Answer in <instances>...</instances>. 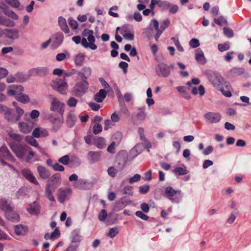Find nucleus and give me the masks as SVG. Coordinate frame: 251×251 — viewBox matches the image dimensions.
<instances>
[{
	"label": "nucleus",
	"instance_id": "1",
	"mask_svg": "<svg viewBox=\"0 0 251 251\" xmlns=\"http://www.w3.org/2000/svg\"><path fill=\"white\" fill-rule=\"evenodd\" d=\"M11 149L19 159L26 162H30L35 155V152L27 146H23L20 144Z\"/></svg>",
	"mask_w": 251,
	"mask_h": 251
},
{
	"label": "nucleus",
	"instance_id": "2",
	"mask_svg": "<svg viewBox=\"0 0 251 251\" xmlns=\"http://www.w3.org/2000/svg\"><path fill=\"white\" fill-rule=\"evenodd\" d=\"M205 74L208 80L217 89H219L220 86H222L224 78L218 73L209 70L205 71Z\"/></svg>",
	"mask_w": 251,
	"mask_h": 251
},
{
	"label": "nucleus",
	"instance_id": "3",
	"mask_svg": "<svg viewBox=\"0 0 251 251\" xmlns=\"http://www.w3.org/2000/svg\"><path fill=\"white\" fill-rule=\"evenodd\" d=\"M8 135L9 137L7 139V142L10 149L21 144V143L23 140V136L13 131H9Z\"/></svg>",
	"mask_w": 251,
	"mask_h": 251
},
{
	"label": "nucleus",
	"instance_id": "4",
	"mask_svg": "<svg viewBox=\"0 0 251 251\" xmlns=\"http://www.w3.org/2000/svg\"><path fill=\"white\" fill-rule=\"evenodd\" d=\"M88 87L89 83L88 81H78L76 83L73 87V93L76 97H81L86 93Z\"/></svg>",
	"mask_w": 251,
	"mask_h": 251
},
{
	"label": "nucleus",
	"instance_id": "5",
	"mask_svg": "<svg viewBox=\"0 0 251 251\" xmlns=\"http://www.w3.org/2000/svg\"><path fill=\"white\" fill-rule=\"evenodd\" d=\"M49 97L51 100L50 110L52 111L57 112L62 115L64 112V103L59 101L52 95H50Z\"/></svg>",
	"mask_w": 251,
	"mask_h": 251
},
{
	"label": "nucleus",
	"instance_id": "6",
	"mask_svg": "<svg viewBox=\"0 0 251 251\" xmlns=\"http://www.w3.org/2000/svg\"><path fill=\"white\" fill-rule=\"evenodd\" d=\"M51 86L53 89L56 90L60 93L63 94L66 93L68 85L66 79L63 78L62 79L56 78L53 80Z\"/></svg>",
	"mask_w": 251,
	"mask_h": 251
},
{
	"label": "nucleus",
	"instance_id": "7",
	"mask_svg": "<svg viewBox=\"0 0 251 251\" xmlns=\"http://www.w3.org/2000/svg\"><path fill=\"white\" fill-rule=\"evenodd\" d=\"M155 72L159 77H167L170 75V67L167 64L160 63L155 67Z\"/></svg>",
	"mask_w": 251,
	"mask_h": 251
},
{
	"label": "nucleus",
	"instance_id": "8",
	"mask_svg": "<svg viewBox=\"0 0 251 251\" xmlns=\"http://www.w3.org/2000/svg\"><path fill=\"white\" fill-rule=\"evenodd\" d=\"M72 194L71 188H60L58 190L57 200L60 203H64Z\"/></svg>",
	"mask_w": 251,
	"mask_h": 251
},
{
	"label": "nucleus",
	"instance_id": "9",
	"mask_svg": "<svg viewBox=\"0 0 251 251\" xmlns=\"http://www.w3.org/2000/svg\"><path fill=\"white\" fill-rule=\"evenodd\" d=\"M73 186L76 189L86 190L90 189L93 186V184L85 179L79 178L77 181L75 182Z\"/></svg>",
	"mask_w": 251,
	"mask_h": 251
},
{
	"label": "nucleus",
	"instance_id": "10",
	"mask_svg": "<svg viewBox=\"0 0 251 251\" xmlns=\"http://www.w3.org/2000/svg\"><path fill=\"white\" fill-rule=\"evenodd\" d=\"M1 35L0 38L5 35V37L8 38L12 41L18 39L19 37V31L16 29L13 28H5L2 29Z\"/></svg>",
	"mask_w": 251,
	"mask_h": 251
},
{
	"label": "nucleus",
	"instance_id": "11",
	"mask_svg": "<svg viewBox=\"0 0 251 251\" xmlns=\"http://www.w3.org/2000/svg\"><path fill=\"white\" fill-rule=\"evenodd\" d=\"M180 190H175L171 186H168L165 189V196L173 203H178L179 201L176 198H173L176 194H180Z\"/></svg>",
	"mask_w": 251,
	"mask_h": 251
},
{
	"label": "nucleus",
	"instance_id": "12",
	"mask_svg": "<svg viewBox=\"0 0 251 251\" xmlns=\"http://www.w3.org/2000/svg\"><path fill=\"white\" fill-rule=\"evenodd\" d=\"M64 40V35L61 32H57L52 36L51 48L53 49L58 48L62 44Z\"/></svg>",
	"mask_w": 251,
	"mask_h": 251
},
{
	"label": "nucleus",
	"instance_id": "13",
	"mask_svg": "<svg viewBox=\"0 0 251 251\" xmlns=\"http://www.w3.org/2000/svg\"><path fill=\"white\" fill-rule=\"evenodd\" d=\"M206 121L209 124H216L221 119V115L219 113L209 112L204 115Z\"/></svg>",
	"mask_w": 251,
	"mask_h": 251
},
{
	"label": "nucleus",
	"instance_id": "14",
	"mask_svg": "<svg viewBox=\"0 0 251 251\" xmlns=\"http://www.w3.org/2000/svg\"><path fill=\"white\" fill-rule=\"evenodd\" d=\"M62 182L61 176L60 174L57 173L53 175L49 178V181L48 183L50 185L53 191L60 185Z\"/></svg>",
	"mask_w": 251,
	"mask_h": 251
},
{
	"label": "nucleus",
	"instance_id": "15",
	"mask_svg": "<svg viewBox=\"0 0 251 251\" xmlns=\"http://www.w3.org/2000/svg\"><path fill=\"white\" fill-rule=\"evenodd\" d=\"M92 69L90 67H84L81 70H78L77 75V78H79L81 81H87V79L91 75Z\"/></svg>",
	"mask_w": 251,
	"mask_h": 251
},
{
	"label": "nucleus",
	"instance_id": "16",
	"mask_svg": "<svg viewBox=\"0 0 251 251\" xmlns=\"http://www.w3.org/2000/svg\"><path fill=\"white\" fill-rule=\"evenodd\" d=\"M27 211L31 215L36 216L41 212V206L38 202L35 201L28 204Z\"/></svg>",
	"mask_w": 251,
	"mask_h": 251
},
{
	"label": "nucleus",
	"instance_id": "17",
	"mask_svg": "<svg viewBox=\"0 0 251 251\" xmlns=\"http://www.w3.org/2000/svg\"><path fill=\"white\" fill-rule=\"evenodd\" d=\"M22 174L30 183L36 185H39V182L36 177L29 169L26 168L23 169L22 170Z\"/></svg>",
	"mask_w": 251,
	"mask_h": 251
},
{
	"label": "nucleus",
	"instance_id": "18",
	"mask_svg": "<svg viewBox=\"0 0 251 251\" xmlns=\"http://www.w3.org/2000/svg\"><path fill=\"white\" fill-rule=\"evenodd\" d=\"M24 91L23 87L21 85H11L7 89V94L8 96H18Z\"/></svg>",
	"mask_w": 251,
	"mask_h": 251
},
{
	"label": "nucleus",
	"instance_id": "19",
	"mask_svg": "<svg viewBox=\"0 0 251 251\" xmlns=\"http://www.w3.org/2000/svg\"><path fill=\"white\" fill-rule=\"evenodd\" d=\"M0 157H2L11 162H14L15 161V158L5 146H2L0 148Z\"/></svg>",
	"mask_w": 251,
	"mask_h": 251
},
{
	"label": "nucleus",
	"instance_id": "20",
	"mask_svg": "<svg viewBox=\"0 0 251 251\" xmlns=\"http://www.w3.org/2000/svg\"><path fill=\"white\" fill-rule=\"evenodd\" d=\"M37 171L39 177L44 180L47 179L50 176V171L45 166L39 165L37 168Z\"/></svg>",
	"mask_w": 251,
	"mask_h": 251
},
{
	"label": "nucleus",
	"instance_id": "21",
	"mask_svg": "<svg viewBox=\"0 0 251 251\" xmlns=\"http://www.w3.org/2000/svg\"><path fill=\"white\" fill-rule=\"evenodd\" d=\"M144 131V129L142 127H139L138 128V133L140 136V139L143 142L145 148H146L148 151L149 152V149L151 147V145L150 141L146 138Z\"/></svg>",
	"mask_w": 251,
	"mask_h": 251
},
{
	"label": "nucleus",
	"instance_id": "22",
	"mask_svg": "<svg viewBox=\"0 0 251 251\" xmlns=\"http://www.w3.org/2000/svg\"><path fill=\"white\" fill-rule=\"evenodd\" d=\"M19 128L21 132L27 134L33 128V124L31 122H21L19 124Z\"/></svg>",
	"mask_w": 251,
	"mask_h": 251
},
{
	"label": "nucleus",
	"instance_id": "23",
	"mask_svg": "<svg viewBox=\"0 0 251 251\" xmlns=\"http://www.w3.org/2000/svg\"><path fill=\"white\" fill-rule=\"evenodd\" d=\"M31 75L44 76L49 73V70L46 67H38L29 70Z\"/></svg>",
	"mask_w": 251,
	"mask_h": 251
},
{
	"label": "nucleus",
	"instance_id": "24",
	"mask_svg": "<svg viewBox=\"0 0 251 251\" xmlns=\"http://www.w3.org/2000/svg\"><path fill=\"white\" fill-rule=\"evenodd\" d=\"M12 208L11 201L3 198L0 199V209L4 211V213L10 210Z\"/></svg>",
	"mask_w": 251,
	"mask_h": 251
},
{
	"label": "nucleus",
	"instance_id": "25",
	"mask_svg": "<svg viewBox=\"0 0 251 251\" xmlns=\"http://www.w3.org/2000/svg\"><path fill=\"white\" fill-rule=\"evenodd\" d=\"M195 59L201 65H204L206 63L204 53L201 49H198L195 50Z\"/></svg>",
	"mask_w": 251,
	"mask_h": 251
},
{
	"label": "nucleus",
	"instance_id": "26",
	"mask_svg": "<svg viewBox=\"0 0 251 251\" xmlns=\"http://www.w3.org/2000/svg\"><path fill=\"white\" fill-rule=\"evenodd\" d=\"M48 135L49 132L47 130L42 127L35 128L32 132V135L35 138L46 137Z\"/></svg>",
	"mask_w": 251,
	"mask_h": 251
},
{
	"label": "nucleus",
	"instance_id": "27",
	"mask_svg": "<svg viewBox=\"0 0 251 251\" xmlns=\"http://www.w3.org/2000/svg\"><path fill=\"white\" fill-rule=\"evenodd\" d=\"M0 25L7 27H13L15 25V23L13 20L5 17L0 12Z\"/></svg>",
	"mask_w": 251,
	"mask_h": 251
},
{
	"label": "nucleus",
	"instance_id": "28",
	"mask_svg": "<svg viewBox=\"0 0 251 251\" xmlns=\"http://www.w3.org/2000/svg\"><path fill=\"white\" fill-rule=\"evenodd\" d=\"M6 218L13 222H18L20 220L19 215L13 210V208L5 213Z\"/></svg>",
	"mask_w": 251,
	"mask_h": 251
},
{
	"label": "nucleus",
	"instance_id": "29",
	"mask_svg": "<svg viewBox=\"0 0 251 251\" xmlns=\"http://www.w3.org/2000/svg\"><path fill=\"white\" fill-rule=\"evenodd\" d=\"M77 120L76 116L73 112H69L67 114L66 124L69 127H73Z\"/></svg>",
	"mask_w": 251,
	"mask_h": 251
},
{
	"label": "nucleus",
	"instance_id": "30",
	"mask_svg": "<svg viewBox=\"0 0 251 251\" xmlns=\"http://www.w3.org/2000/svg\"><path fill=\"white\" fill-rule=\"evenodd\" d=\"M127 160V155L126 153L119 155L117 158V161L120 170H122L124 168Z\"/></svg>",
	"mask_w": 251,
	"mask_h": 251
},
{
	"label": "nucleus",
	"instance_id": "31",
	"mask_svg": "<svg viewBox=\"0 0 251 251\" xmlns=\"http://www.w3.org/2000/svg\"><path fill=\"white\" fill-rule=\"evenodd\" d=\"M142 148L141 145L137 144L129 151V156L130 158H134L142 152Z\"/></svg>",
	"mask_w": 251,
	"mask_h": 251
},
{
	"label": "nucleus",
	"instance_id": "32",
	"mask_svg": "<svg viewBox=\"0 0 251 251\" xmlns=\"http://www.w3.org/2000/svg\"><path fill=\"white\" fill-rule=\"evenodd\" d=\"M51 189L52 188L50 187V185L47 183L45 188V195L50 201L55 202V199L53 195V191Z\"/></svg>",
	"mask_w": 251,
	"mask_h": 251
},
{
	"label": "nucleus",
	"instance_id": "33",
	"mask_svg": "<svg viewBox=\"0 0 251 251\" xmlns=\"http://www.w3.org/2000/svg\"><path fill=\"white\" fill-rule=\"evenodd\" d=\"M4 118L10 123H14L19 121L18 117L15 114L11 112V110L8 108L4 114Z\"/></svg>",
	"mask_w": 251,
	"mask_h": 251
},
{
	"label": "nucleus",
	"instance_id": "34",
	"mask_svg": "<svg viewBox=\"0 0 251 251\" xmlns=\"http://www.w3.org/2000/svg\"><path fill=\"white\" fill-rule=\"evenodd\" d=\"M244 72L245 70L244 68L235 67L229 70L227 73V75L230 77H235L242 75Z\"/></svg>",
	"mask_w": 251,
	"mask_h": 251
},
{
	"label": "nucleus",
	"instance_id": "35",
	"mask_svg": "<svg viewBox=\"0 0 251 251\" xmlns=\"http://www.w3.org/2000/svg\"><path fill=\"white\" fill-rule=\"evenodd\" d=\"M106 91L104 89H100L99 92L95 95L94 99L97 102H101L106 98Z\"/></svg>",
	"mask_w": 251,
	"mask_h": 251
},
{
	"label": "nucleus",
	"instance_id": "36",
	"mask_svg": "<svg viewBox=\"0 0 251 251\" xmlns=\"http://www.w3.org/2000/svg\"><path fill=\"white\" fill-rule=\"evenodd\" d=\"M85 55L83 53H79L77 54L74 57V61L75 66L81 67L84 62Z\"/></svg>",
	"mask_w": 251,
	"mask_h": 251
},
{
	"label": "nucleus",
	"instance_id": "37",
	"mask_svg": "<svg viewBox=\"0 0 251 251\" xmlns=\"http://www.w3.org/2000/svg\"><path fill=\"white\" fill-rule=\"evenodd\" d=\"M58 23L61 29L65 33L69 32V29L67 24L66 19L63 17H59L58 19Z\"/></svg>",
	"mask_w": 251,
	"mask_h": 251
},
{
	"label": "nucleus",
	"instance_id": "38",
	"mask_svg": "<svg viewBox=\"0 0 251 251\" xmlns=\"http://www.w3.org/2000/svg\"><path fill=\"white\" fill-rule=\"evenodd\" d=\"M14 230L17 235H23L27 232V227L26 226L18 225L15 226Z\"/></svg>",
	"mask_w": 251,
	"mask_h": 251
},
{
	"label": "nucleus",
	"instance_id": "39",
	"mask_svg": "<svg viewBox=\"0 0 251 251\" xmlns=\"http://www.w3.org/2000/svg\"><path fill=\"white\" fill-rule=\"evenodd\" d=\"M176 89L181 94L182 97L186 100L190 99L191 96L185 86H178L176 87Z\"/></svg>",
	"mask_w": 251,
	"mask_h": 251
},
{
	"label": "nucleus",
	"instance_id": "40",
	"mask_svg": "<svg viewBox=\"0 0 251 251\" xmlns=\"http://www.w3.org/2000/svg\"><path fill=\"white\" fill-rule=\"evenodd\" d=\"M15 75L17 82H23L26 81L31 76V74L29 73V71L27 74H24L22 73H17Z\"/></svg>",
	"mask_w": 251,
	"mask_h": 251
},
{
	"label": "nucleus",
	"instance_id": "41",
	"mask_svg": "<svg viewBox=\"0 0 251 251\" xmlns=\"http://www.w3.org/2000/svg\"><path fill=\"white\" fill-rule=\"evenodd\" d=\"M80 230L79 229H75L72 233V242L74 243L80 242L81 240L79 235Z\"/></svg>",
	"mask_w": 251,
	"mask_h": 251
},
{
	"label": "nucleus",
	"instance_id": "42",
	"mask_svg": "<svg viewBox=\"0 0 251 251\" xmlns=\"http://www.w3.org/2000/svg\"><path fill=\"white\" fill-rule=\"evenodd\" d=\"M94 145L99 149H103L105 146V140L102 137H98L94 140Z\"/></svg>",
	"mask_w": 251,
	"mask_h": 251
},
{
	"label": "nucleus",
	"instance_id": "43",
	"mask_svg": "<svg viewBox=\"0 0 251 251\" xmlns=\"http://www.w3.org/2000/svg\"><path fill=\"white\" fill-rule=\"evenodd\" d=\"M88 156L91 158V161L93 162L99 161L100 157V151H89L88 152Z\"/></svg>",
	"mask_w": 251,
	"mask_h": 251
},
{
	"label": "nucleus",
	"instance_id": "44",
	"mask_svg": "<svg viewBox=\"0 0 251 251\" xmlns=\"http://www.w3.org/2000/svg\"><path fill=\"white\" fill-rule=\"evenodd\" d=\"M16 99L23 103H26L29 101V97L25 94H22V93L16 96Z\"/></svg>",
	"mask_w": 251,
	"mask_h": 251
},
{
	"label": "nucleus",
	"instance_id": "45",
	"mask_svg": "<svg viewBox=\"0 0 251 251\" xmlns=\"http://www.w3.org/2000/svg\"><path fill=\"white\" fill-rule=\"evenodd\" d=\"M3 13L6 16L13 20H17L19 19V16L12 10L7 9H4L3 10Z\"/></svg>",
	"mask_w": 251,
	"mask_h": 251
},
{
	"label": "nucleus",
	"instance_id": "46",
	"mask_svg": "<svg viewBox=\"0 0 251 251\" xmlns=\"http://www.w3.org/2000/svg\"><path fill=\"white\" fill-rule=\"evenodd\" d=\"M122 134L120 131L115 132L112 137V142L115 144L118 145L122 139Z\"/></svg>",
	"mask_w": 251,
	"mask_h": 251
},
{
	"label": "nucleus",
	"instance_id": "47",
	"mask_svg": "<svg viewBox=\"0 0 251 251\" xmlns=\"http://www.w3.org/2000/svg\"><path fill=\"white\" fill-rule=\"evenodd\" d=\"M124 198H121L120 200L117 201L114 206V210L116 211H119L125 207V203L123 201Z\"/></svg>",
	"mask_w": 251,
	"mask_h": 251
},
{
	"label": "nucleus",
	"instance_id": "48",
	"mask_svg": "<svg viewBox=\"0 0 251 251\" xmlns=\"http://www.w3.org/2000/svg\"><path fill=\"white\" fill-rule=\"evenodd\" d=\"M173 173H175L176 175L178 176H183L187 174V171L186 169V168L184 167H176L174 170Z\"/></svg>",
	"mask_w": 251,
	"mask_h": 251
},
{
	"label": "nucleus",
	"instance_id": "49",
	"mask_svg": "<svg viewBox=\"0 0 251 251\" xmlns=\"http://www.w3.org/2000/svg\"><path fill=\"white\" fill-rule=\"evenodd\" d=\"M25 141L27 143L34 147H38L39 145L37 140L30 136H26L25 138Z\"/></svg>",
	"mask_w": 251,
	"mask_h": 251
},
{
	"label": "nucleus",
	"instance_id": "50",
	"mask_svg": "<svg viewBox=\"0 0 251 251\" xmlns=\"http://www.w3.org/2000/svg\"><path fill=\"white\" fill-rule=\"evenodd\" d=\"M5 2L11 7L18 8L20 6V2L18 0H5Z\"/></svg>",
	"mask_w": 251,
	"mask_h": 251
},
{
	"label": "nucleus",
	"instance_id": "51",
	"mask_svg": "<svg viewBox=\"0 0 251 251\" xmlns=\"http://www.w3.org/2000/svg\"><path fill=\"white\" fill-rule=\"evenodd\" d=\"M214 21L216 24L221 26L223 24L227 25V20L223 16H221L218 18H214Z\"/></svg>",
	"mask_w": 251,
	"mask_h": 251
},
{
	"label": "nucleus",
	"instance_id": "52",
	"mask_svg": "<svg viewBox=\"0 0 251 251\" xmlns=\"http://www.w3.org/2000/svg\"><path fill=\"white\" fill-rule=\"evenodd\" d=\"M230 48L229 43L228 42H226L224 44H219L218 45V49L221 52H223L227 50Z\"/></svg>",
	"mask_w": 251,
	"mask_h": 251
},
{
	"label": "nucleus",
	"instance_id": "53",
	"mask_svg": "<svg viewBox=\"0 0 251 251\" xmlns=\"http://www.w3.org/2000/svg\"><path fill=\"white\" fill-rule=\"evenodd\" d=\"M139 110H140V112L136 114V117L138 120L142 121L146 119L147 115L143 110V108H140Z\"/></svg>",
	"mask_w": 251,
	"mask_h": 251
},
{
	"label": "nucleus",
	"instance_id": "54",
	"mask_svg": "<svg viewBox=\"0 0 251 251\" xmlns=\"http://www.w3.org/2000/svg\"><path fill=\"white\" fill-rule=\"evenodd\" d=\"M58 162L64 165H67L70 163V158L68 155H65L58 159Z\"/></svg>",
	"mask_w": 251,
	"mask_h": 251
},
{
	"label": "nucleus",
	"instance_id": "55",
	"mask_svg": "<svg viewBox=\"0 0 251 251\" xmlns=\"http://www.w3.org/2000/svg\"><path fill=\"white\" fill-rule=\"evenodd\" d=\"M171 6V3L166 0L161 1L159 3V7L162 10H166Z\"/></svg>",
	"mask_w": 251,
	"mask_h": 251
},
{
	"label": "nucleus",
	"instance_id": "56",
	"mask_svg": "<svg viewBox=\"0 0 251 251\" xmlns=\"http://www.w3.org/2000/svg\"><path fill=\"white\" fill-rule=\"evenodd\" d=\"M170 25V21L169 19H167L165 20H164L162 22L161 25L160 27L159 31H161V32H163V31L167 28L169 25Z\"/></svg>",
	"mask_w": 251,
	"mask_h": 251
},
{
	"label": "nucleus",
	"instance_id": "57",
	"mask_svg": "<svg viewBox=\"0 0 251 251\" xmlns=\"http://www.w3.org/2000/svg\"><path fill=\"white\" fill-rule=\"evenodd\" d=\"M119 232V230L117 227H113L110 229L109 233L107 234V236H109L111 238H113Z\"/></svg>",
	"mask_w": 251,
	"mask_h": 251
},
{
	"label": "nucleus",
	"instance_id": "58",
	"mask_svg": "<svg viewBox=\"0 0 251 251\" xmlns=\"http://www.w3.org/2000/svg\"><path fill=\"white\" fill-rule=\"evenodd\" d=\"M223 30L225 35L226 37L231 38L233 36V31L231 28L226 27L223 28Z\"/></svg>",
	"mask_w": 251,
	"mask_h": 251
},
{
	"label": "nucleus",
	"instance_id": "59",
	"mask_svg": "<svg viewBox=\"0 0 251 251\" xmlns=\"http://www.w3.org/2000/svg\"><path fill=\"white\" fill-rule=\"evenodd\" d=\"M107 216V213L105 209H102L98 216V219L100 221L103 222L105 220Z\"/></svg>",
	"mask_w": 251,
	"mask_h": 251
},
{
	"label": "nucleus",
	"instance_id": "60",
	"mask_svg": "<svg viewBox=\"0 0 251 251\" xmlns=\"http://www.w3.org/2000/svg\"><path fill=\"white\" fill-rule=\"evenodd\" d=\"M68 22H69V25L70 26V27L73 29H76L78 27V24H77V22L74 20L73 18H69L68 19Z\"/></svg>",
	"mask_w": 251,
	"mask_h": 251
},
{
	"label": "nucleus",
	"instance_id": "61",
	"mask_svg": "<svg viewBox=\"0 0 251 251\" xmlns=\"http://www.w3.org/2000/svg\"><path fill=\"white\" fill-rule=\"evenodd\" d=\"M238 214V212L237 211H233L231 213V215L230 216V217L227 219V223L228 224H232L234 221H235L236 217H237V215Z\"/></svg>",
	"mask_w": 251,
	"mask_h": 251
},
{
	"label": "nucleus",
	"instance_id": "62",
	"mask_svg": "<svg viewBox=\"0 0 251 251\" xmlns=\"http://www.w3.org/2000/svg\"><path fill=\"white\" fill-rule=\"evenodd\" d=\"M189 45L192 48H196L200 46V44L198 39L196 38H193L190 41Z\"/></svg>",
	"mask_w": 251,
	"mask_h": 251
},
{
	"label": "nucleus",
	"instance_id": "63",
	"mask_svg": "<svg viewBox=\"0 0 251 251\" xmlns=\"http://www.w3.org/2000/svg\"><path fill=\"white\" fill-rule=\"evenodd\" d=\"M102 131V126L99 123H95L93 126V133L97 134Z\"/></svg>",
	"mask_w": 251,
	"mask_h": 251
},
{
	"label": "nucleus",
	"instance_id": "64",
	"mask_svg": "<svg viewBox=\"0 0 251 251\" xmlns=\"http://www.w3.org/2000/svg\"><path fill=\"white\" fill-rule=\"evenodd\" d=\"M52 168L55 171L62 172L64 171V167L58 163H55L52 165Z\"/></svg>",
	"mask_w": 251,
	"mask_h": 251
}]
</instances>
